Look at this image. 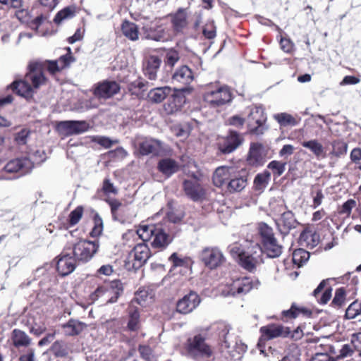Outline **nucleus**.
<instances>
[{"instance_id": "1", "label": "nucleus", "mask_w": 361, "mask_h": 361, "mask_svg": "<svg viewBox=\"0 0 361 361\" xmlns=\"http://www.w3.org/2000/svg\"><path fill=\"white\" fill-rule=\"evenodd\" d=\"M39 66L38 63L30 64V71L25 78L12 83V89L16 94L26 99H30L32 98L36 90L45 84L46 78Z\"/></svg>"}, {"instance_id": "2", "label": "nucleus", "mask_w": 361, "mask_h": 361, "mask_svg": "<svg viewBox=\"0 0 361 361\" xmlns=\"http://www.w3.org/2000/svg\"><path fill=\"white\" fill-rule=\"evenodd\" d=\"M184 355L194 361H203L214 355V348L207 342V338L202 334L189 337L183 344Z\"/></svg>"}, {"instance_id": "3", "label": "nucleus", "mask_w": 361, "mask_h": 361, "mask_svg": "<svg viewBox=\"0 0 361 361\" xmlns=\"http://www.w3.org/2000/svg\"><path fill=\"white\" fill-rule=\"evenodd\" d=\"M257 249V245L245 249L241 244L235 243L230 246V254L242 268L252 272L256 269L260 257Z\"/></svg>"}, {"instance_id": "4", "label": "nucleus", "mask_w": 361, "mask_h": 361, "mask_svg": "<svg viewBox=\"0 0 361 361\" xmlns=\"http://www.w3.org/2000/svg\"><path fill=\"white\" fill-rule=\"evenodd\" d=\"M202 99L210 108H219L230 103L233 94L227 85L210 83L206 86Z\"/></svg>"}, {"instance_id": "5", "label": "nucleus", "mask_w": 361, "mask_h": 361, "mask_svg": "<svg viewBox=\"0 0 361 361\" xmlns=\"http://www.w3.org/2000/svg\"><path fill=\"white\" fill-rule=\"evenodd\" d=\"M163 102V111L173 114L180 109L185 102V97L178 90L169 87H159V103Z\"/></svg>"}, {"instance_id": "6", "label": "nucleus", "mask_w": 361, "mask_h": 361, "mask_svg": "<svg viewBox=\"0 0 361 361\" xmlns=\"http://www.w3.org/2000/svg\"><path fill=\"white\" fill-rule=\"evenodd\" d=\"M123 290V285L120 281H112L98 286L90 295V299L92 302L102 299L104 303H114L117 301Z\"/></svg>"}, {"instance_id": "7", "label": "nucleus", "mask_w": 361, "mask_h": 361, "mask_svg": "<svg viewBox=\"0 0 361 361\" xmlns=\"http://www.w3.org/2000/svg\"><path fill=\"white\" fill-rule=\"evenodd\" d=\"M99 247L97 240H80L73 245L72 252L76 260L87 262L95 255Z\"/></svg>"}, {"instance_id": "8", "label": "nucleus", "mask_w": 361, "mask_h": 361, "mask_svg": "<svg viewBox=\"0 0 361 361\" xmlns=\"http://www.w3.org/2000/svg\"><path fill=\"white\" fill-rule=\"evenodd\" d=\"M266 121L267 116L262 106H252L247 116V125L249 133L257 135L263 134V126Z\"/></svg>"}, {"instance_id": "9", "label": "nucleus", "mask_w": 361, "mask_h": 361, "mask_svg": "<svg viewBox=\"0 0 361 361\" xmlns=\"http://www.w3.org/2000/svg\"><path fill=\"white\" fill-rule=\"evenodd\" d=\"M200 259L206 267L214 269L221 266L226 259L218 247H206L201 251Z\"/></svg>"}, {"instance_id": "10", "label": "nucleus", "mask_w": 361, "mask_h": 361, "mask_svg": "<svg viewBox=\"0 0 361 361\" xmlns=\"http://www.w3.org/2000/svg\"><path fill=\"white\" fill-rule=\"evenodd\" d=\"M183 189L185 195L194 202L202 201L207 197L205 188L195 174H192V179L183 181Z\"/></svg>"}, {"instance_id": "11", "label": "nucleus", "mask_w": 361, "mask_h": 361, "mask_svg": "<svg viewBox=\"0 0 361 361\" xmlns=\"http://www.w3.org/2000/svg\"><path fill=\"white\" fill-rule=\"evenodd\" d=\"M243 141L244 138L240 133L229 130L227 135L218 143L219 149L224 154H230L239 147Z\"/></svg>"}, {"instance_id": "12", "label": "nucleus", "mask_w": 361, "mask_h": 361, "mask_svg": "<svg viewBox=\"0 0 361 361\" xmlns=\"http://www.w3.org/2000/svg\"><path fill=\"white\" fill-rule=\"evenodd\" d=\"M89 127V124L85 121H60L56 125L59 133L65 136L85 133Z\"/></svg>"}, {"instance_id": "13", "label": "nucleus", "mask_w": 361, "mask_h": 361, "mask_svg": "<svg viewBox=\"0 0 361 361\" xmlns=\"http://www.w3.org/2000/svg\"><path fill=\"white\" fill-rule=\"evenodd\" d=\"M248 172L245 169L235 168L230 178L226 190L230 193L241 192L247 185Z\"/></svg>"}, {"instance_id": "14", "label": "nucleus", "mask_w": 361, "mask_h": 361, "mask_svg": "<svg viewBox=\"0 0 361 361\" xmlns=\"http://www.w3.org/2000/svg\"><path fill=\"white\" fill-rule=\"evenodd\" d=\"M261 336L259 342L267 340H271L279 336L288 337L290 334L289 327H284L281 325L275 324H270L267 326H263L259 329Z\"/></svg>"}, {"instance_id": "15", "label": "nucleus", "mask_w": 361, "mask_h": 361, "mask_svg": "<svg viewBox=\"0 0 361 361\" xmlns=\"http://www.w3.org/2000/svg\"><path fill=\"white\" fill-rule=\"evenodd\" d=\"M34 165L28 158L16 159L9 161L4 167V172L8 173H20V175L29 173Z\"/></svg>"}, {"instance_id": "16", "label": "nucleus", "mask_w": 361, "mask_h": 361, "mask_svg": "<svg viewBox=\"0 0 361 361\" xmlns=\"http://www.w3.org/2000/svg\"><path fill=\"white\" fill-rule=\"evenodd\" d=\"M200 302V296L194 291L180 299L176 304L177 312L186 314L191 312Z\"/></svg>"}, {"instance_id": "17", "label": "nucleus", "mask_w": 361, "mask_h": 361, "mask_svg": "<svg viewBox=\"0 0 361 361\" xmlns=\"http://www.w3.org/2000/svg\"><path fill=\"white\" fill-rule=\"evenodd\" d=\"M254 287V281L250 277L244 276L233 281L229 293L233 296L245 295Z\"/></svg>"}, {"instance_id": "18", "label": "nucleus", "mask_w": 361, "mask_h": 361, "mask_svg": "<svg viewBox=\"0 0 361 361\" xmlns=\"http://www.w3.org/2000/svg\"><path fill=\"white\" fill-rule=\"evenodd\" d=\"M320 242L319 233L310 226H307L302 231L298 239L300 245L312 249Z\"/></svg>"}, {"instance_id": "19", "label": "nucleus", "mask_w": 361, "mask_h": 361, "mask_svg": "<svg viewBox=\"0 0 361 361\" xmlns=\"http://www.w3.org/2000/svg\"><path fill=\"white\" fill-rule=\"evenodd\" d=\"M278 207H279V212L282 213L280 222L277 223V225L280 228L281 233H288L291 229L295 228L298 222L295 219L294 214L291 211H283L286 206L280 204Z\"/></svg>"}, {"instance_id": "20", "label": "nucleus", "mask_w": 361, "mask_h": 361, "mask_svg": "<svg viewBox=\"0 0 361 361\" xmlns=\"http://www.w3.org/2000/svg\"><path fill=\"white\" fill-rule=\"evenodd\" d=\"M68 51L71 52V48L68 47ZM73 61V58L71 54L68 53L61 56L58 60L46 61L44 66L47 68L50 74L54 75L68 66Z\"/></svg>"}, {"instance_id": "21", "label": "nucleus", "mask_w": 361, "mask_h": 361, "mask_svg": "<svg viewBox=\"0 0 361 361\" xmlns=\"http://www.w3.org/2000/svg\"><path fill=\"white\" fill-rule=\"evenodd\" d=\"M75 262L76 259L74 257H71L70 253H62L59 257L56 264V269L59 274L65 276L72 273L75 269Z\"/></svg>"}, {"instance_id": "22", "label": "nucleus", "mask_w": 361, "mask_h": 361, "mask_svg": "<svg viewBox=\"0 0 361 361\" xmlns=\"http://www.w3.org/2000/svg\"><path fill=\"white\" fill-rule=\"evenodd\" d=\"M257 245L259 253L262 252L270 258L279 257L283 251V246L279 243L276 238L266 241L260 245Z\"/></svg>"}, {"instance_id": "23", "label": "nucleus", "mask_w": 361, "mask_h": 361, "mask_svg": "<svg viewBox=\"0 0 361 361\" xmlns=\"http://www.w3.org/2000/svg\"><path fill=\"white\" fill-rule=\"evenodd\" d=\"M235 167L233 166H220L214 172L212 181L214 185L217 188H222L228 184L231 176Z\"/></svg>"}, {"instance_id": "24", "label": "nucleus", "mask_w": 361, "mask_h": 361, "mask_svg": "<svg viewBox=\"0 0 361 361\" xmlns=\"http://www.w3.org/2000/svg\"><path fill=\"white\" fill-rule=\"evenodd\" d=\"M120 90L118 84L114 81H104L97 85L94 94L99 98L107 99L116 94Z\"/></svg>"}, {"instance_id": "25", "label": "nucleus", "mask_w": 361, "mask_h": 361, "mask_svg": "<svg viewBox=\"0 0 361 361\" xmlns=\"http://www.w3.org/2000/svg\"><path fill=\"white\" fill-rule=\"evenodd\" d=\"M130 257H133V267L137 269L144 264L149 257V249L144 243L138 244L130 252Z\"/></svg>"}, {"instance_id": "26", "label": "nucleus", "mask_w": 361, "mask_h": 361, "mask_svg": "<svg viewBox=\"0 0 361 361\" xmlns=\"http://www.w3.org/2000/svg\"><path fill=\"white\" fill-rule=\"evenodd\" d=\"M329 279L322 280L318 286L312 292V295L317 300L321 305L326 304L331 298L332 288L329 286Z\"/></svg>"}, {"instance_id": "27", "label": "nucleus", "mask_w": 361, "mask_h": 361, "mask_svg": "<svg viewBox=\"0 0 361 361\" xmlns=\"http://www.w3.org/2000/svg\"><path fill=\"white\" fill-rule=\"evenodd\" d=\"M155 302V292L152 289L147 288L140 290L135 293V298L131 302L137 303L142 307H149L154 304Z\"/></svg>"}, {"instance_id": "28", "label": "nucleus", "mask_w": 361, "mask_h": 361, "mask_svg": "<svg viewBox=\"0 0 361 361\" xmlns=\"http://www.w3.org/2000/svg\"><path fill=\"white\" fill-rule=\"evenodd\" d=\"M312 314V312L310 309L304 307H298L295 303H293L289 310L281 312L280 319L286 322L289 320L295 319L300 314L310 317Z\"/></svg>"}, {"instance_id": "29", "label": "nucleus", "mask_w": 361, "mask_h": 361, "mask_svg": "<svg viewBox=\"0 0 361 361\" xmlns=\"http://www.w3.org/2000/svg\"><path fill=\"white\" fill-rule=\"evenodd\" d=\"M262 146L259 143L251 145L247 158V162L252 166H262L264 163V159L262 152Z\"/></svg>"}, {"instance_id": "30", "label": "nucleus", "mask_w": 361, "mask_h": 361, "mask_svg": "<svg viewBox=\"0 0 361 361\" xmlns=\"http://www.w3.org/2000/svg\"><path fill=\"white\" fill-rule=\"evenodd\" d=\"M136 233L143 241H148L154 237L152 245L154 247H158V232L154 225H141L137 229Z\"/></svg>"}, {"instance_id": "31", "label": "nucleus", "mask_w": 361, "mask_h": 361, "mask_svg": "<svg viewBox=\"0 0 361 361\" xmlns=\"http://www.w3.org/2000/svg\"><path fill=\"white\" fill-rule=\"evenodd\" d=\"M171 18L173 31L176 33L183 32L188 25L185 10L182 8H178L174 14L171 15Z\"/></svg>"}, {"instance_id": "32", "label": "nucleus", "mask_w": 361, "mask_h": 361, "mask_svg": "<svg viewBox=\"0 0 361 361\" xmlns=\"http://www.w3.org/2000/svg\"><path fill=\"white\" fill-rule=\"evenodd\" d=\"M173 80L183 85L190 84L194 80L192 70L187 66H182L173 73Z\"/></svg>"}, {"instance_id": "33", "label": "nucleus", "mask_w": 361, "mask_h": 361, "mask_svg": "<svg viewBox=\"0 0 361 361\" xmlns=\"http://www.w3.org/2000/svg\"><path fill=\"white\" fill-rule=\"evenodd\" d=\"M194 120L170 125L171 133L176 137H188L193 129Z\"/></svg>"}, {"instance_id": "34", "label": "nucleus", "mask_w": 361, "mask_h": 361, "mask_svg": "<svg viewBox=\"0 0 361 361\" xmlns=\"http://www.w3.org/2000/svg\"><path fill=\"white\" fill-rule=\"evenodd\" d=\"M178 163L170 158L159 160V172H161L166 178L170 177L179 171Z\"/></svg>"}, {"instance_id": "35", "label": "nucleus", "mask_w": 361, "mask_h": 361, "mask_svg": "<svg viewBox=\"0 0 361 361\" xmlns=\"http://www.w3.org/2000/svg\"><path fill=\"white\" fill-rule=\"evenodd\" d=\"M301 145L303 147L310 149L317 159H324L326 157L324 147L317 140L303 141Z\"/></svg>"}, {"instance_id": "36", "label": "nucleus", "mask_w": 361, "mask_h": 361, "mask_svg": "<svg viewBox=\"0 0 361 361\" xmlns=\"http://www.w3.org/2000/svg\"><path fill=\"white\" fill-rule=\"evenodd\" d=\"M123 35L131 41H137L139 39V30L136 24L129 20H123L121 24Z\"/></svg>"}, {"instance_id": "37", "label": "nucleus", "mask_w": 361, "mask_h": 361, "mask_svg": "<svg viewBox=\"0 0 361 361\" xmlns=\"http://www.w3.org/2000/svg\"><path fill=\"white\" fill-rule=\"evenodd\" d=\"M11 341L16 348L27 347L31 343V338L22 330L15 329L11 333Z\"/></svg>"}, {"instance_id": "38", "label": "nucleus", "mask_w": 361, "mask_h": 361, "mask_svg": "<svg viewBox=\"0 0 361 361\" xmlns=\"http://www.w3.org/2000/svg\"><path fill=\"white\" fill-rule=\"evenodd\" d=\"M86 324L78 320L71 319L66 324L62 326L63 333L66 336H75L81 333Z\"/></svg>"}, {"instance_id": "39", "label": "nucleus", "mask_w": 361, "mask_h": 361, "mask_svg": "<svg viewBox=\"0 0 361 361\" xmlns=\"http://www.w3.org/2000/svg\"><path fill=\"white\" fill-rule=\"evenodd\" d=\"M257 231L259 236L260 244L276 238L272 227L265 222H259L257 224Z\"/></svg>"}, {"instance_id": "40", "label": "nucleus", "mask_w": 361, "mask_h": 361, "mask_svg": "<svg viewBox=\"0 0 361 361\" xmlns=\"http://www.w3.org/2000/svg\"><path fill=\"white\" fill-rule=\"evenodd\" d=\"M271 179V173L269 171H264L257 174L253 181V188L255 191L262 192L267 186Z\"/></svg>"}, {"instance_id": "41", "label": "nucleus", "mask_w": 361, "mask_h": 361, "mask_svg": "<svg viewBox=\"0 0 361 361\" xmlns=\"http://www.w3.org/2000/svg\"><path fill=\"white\" fill-rule=\"evenodd\" d=\"M172 263V267H182L186 269H191L193 261L190 257H184L180 258L176 252H173L169 258Z\"/></svg>"}, {"instance_id": "42", "label": "nucleus", "mask_w": 361, "mask_h": 361, "mask_svg": "<svg viewBox=\"0 0 361 361\" xmlns=\"http://www.w3.org/2000/svg\"><path fill=\"white\" fill-rule=\"evenodd\" d=\"M347 293L345 287H340L335 291L334 297L331 302V306L334 308H341L346 301Z\"/></svg>"}, {"instance_id": "43", "label": "nucleus", "mask_w": 361, "mask_h": 361, "mask_svg": "<svg viewBox=\"0 0 361 361\" xmlns=\"http://www.w3.org/2000/svg\"><path fill=\"white\" fill-rule=\"evenodd\" d=\"M140 326V314L137 309L130 304L129 309V321L128 323V328L130 331H135Z\"/></svg>"}, {"instance_id": "44", "label": "nucleus", "mask_w": 361, "mask_h": 361, "mask_svg": "<svg viewBox=\"0 0 361 361\" xmlns=\"http://www.w3.org/2000/svg\"><path fill=\"white\" fill-rule=\"evenodd\" d=\"M161 54L164 56V63L170 68H172L180 59L179 53L173 49L163 50Z\"/></svg>"}, {"instance_id": "45", "label": "nucleus", "mask_w": 361, "mask_h": 361, "mask_svg": "<svg viewBox=\"0 0 361 361\" xmlns=\"http://www.w3.org/2000/svg\"><path fill=\"white\" fill-rule=\"evenodd\" d=\"M158 71V59L156 56H152L147 61L145 68V75L150 80H156Z\"/></svg>"}, {"instance_id": "46", "label": "nucleus", "mask_w": 361, "mask_h": 361, "mask_svg": "<svg viewBox=\"0 0 361 361\" xmlns=\"http://www.w3.org/2000/svg\"><path fill=\"white\" fill-rule=\"evenodd\" d=\"M158 22L157 20L147 23L143 26L145 37L148 39L158 41Z\"/></svg>"}, {"instance_id": "47", "label": "nucleus", "mask_w": 361, "mask_h": 361, "mask_svg": "<svg viewBox=\"0 0 361 361\" xmlns=\"http://www.w3.org/2000/svg\"><path fill=\"white\" fill-rule=\"evenodd\" d=\"M275 120L281 126H295L298 121L292 115L287 113H280L274 115Z\"/></svg>"}, {"instance_id": "48", "label": "nucleus", "mask_w": 361, "mask_h": 361, "mask_svg": "<svg viewBox=\"0 0 361 361\" xmlns=\"http://www.w3.org/2000/svg\"><path fill=\"white\" fill-rule=\"evenodd\" d=\"M75 13V8L68 6L59 11L54 17V21L56 24H60L62 21L72 18Z\"/></svg>"}, {"instance_id": "49", "label": "nucleus", "mask_w": 361, "mask_h": 361, "mask_svg": "<svg viewBox=\"0 0 361 361\" xmlns=\"http://www.w3.org/2000/svg\"><path fill=\"white\" fill-rule=\"evenodd\" d=\"M361 316V301H353L346 309L345 317L347 319H353Z\"/></svg>"}, {"instance_id": "50", "label": "nucleus", "mask_w": 361, "mask_h": 361, "mask_svg": "<svg viewBox=\"0 0 361 361\" xmlns=\"http://www.w3.org/2000/svg\"><path fill=\"white\" fill-rule=\"evenodd\" d=\"M139 145L140 153L142 155H147L154 151L158 145V142L155 140L146 138Z\"/></svg>"}, {"instance_id": "51", "label": "nucleus", "mask_w": 361, "mask_h": 361, "mask_svg": "<svg viewBox=\"0 0 361 361\" xmlns=\"http://www.w3.org/2000/svg\"><path fill=\"white\" fill-rule=\"evenodd\" d=\"M310 254L307 251L302 248L296 249L293 252V262L300 267L309 259Z\"/></svg>"}, {"instance_id": "52", "label": "nucleus", "mask_w": 361, "mask_h": 361, "mask_svg": "<svg viewBox=\"0 0 361 361\" xmlns=\"http://www.w3.org/2000/svg\"><path fill=\"white\" fill-rule=\"evenodd\" d=\"M286 162L273 160L269 163L267 168L272 171L274 176H281L286 170Z\"/></svg>"}, {"instance_id": "53", "label": "nucleus", "mask_w": 361, "mask_h": 361, "mask_svg": "<svg viewBox=\"0 0 361 361\" xmlns=\"http://www.w3.org/2000/svg\"><path fill=\"white\" fill-rule=\"evenodd\" d=\"M106 202L111 207L113 219L116 221L119 220L121 217L120 212H121L124 207L122 203L116 199H109L107 200Z\"/></svg>"}, {"instance_id": "54", "label": "nucleus", "mask_w": 361, "mask_h": 361, "mask_svg": "<svg viewBox=\"0 0 361 361\" xmlns=\"http://www.w3.org/2000/svg\"><path fill=\"white\" fill-rule=\"evenodd\" d=\"M51 350L54 355L56 357H63L68 354V349L66 343L59 341L54 343Z\"/></svg>"}, {"instance_id": "55", "label": "nucleus", "mask_w": 361, "mask_h": 361, "mask_svg": "<svg viewBox=\"0 0 361 361\" xmlns=\"http://www.w3.org/2000/svg\"><path fill=\"white\" fill-rule=\"evenodd\" d=\"M279 45L281 50L287 54H293L295 50V44L293 41L287 37L280 35Z\"/></svg>"}, {"instance_id": "56", "label": "nucleus", "mask_w": 361, "mask_h": 361, "mask_svg": "<svg viewBox=\"0 0 361 361\" xmlns=\"http://www.w3.org/2000/svg\"><path fill=\"white\" fill-rule=\"evenodd\" d=\"M245 123V118L240 115H233L229 117L226 121V125L233 126L239 130L243 128Z\"/></svg>"}, {"instance_id": "57", "label": "nucleus", "mask_w": 361, "mask_h": 361, "mask_svg": "<svg viewBox=\"0 0 361 361\" xmlns=\"http://www.w3.org/2000/svg\"><path fill=\"white\" fill-rule=\"evenodd\" d=\"M332 146L333 152L337 157H340L341 155L345 154L347 152L348 145L343 140L334 141Z\"/></svg>"}, {"instance_id": "58", "label": "nucleus", "mask_w": 361, "mask_h": 361, "mask_svg": "<svg viewBox=\"0 0 361 361\" xmlns=\"http://www.w3.org/2000/svg\"><path fill=\"white\" fill-rule=\"evenodd\" d=\"M83 214V208L80 206L77 207L69 215V224L71 226L77 224L81 219Z\"/></svg>"}, {"instance_id": "59", "label": "nucleus", "mask_w": 361, "mask_h": 361, "mask_svg": "<svg viewBox=\"0 0 361 361\" xmlns=\"http://www.w3.org/2000/svg\"><path fill=\"white\" fill-rule=\"evenodd\" d=\"M356 206V201L353 199L348 200L345 202L338 210L340 214L349 216L351 214L353 208Z\"/></svg>"}, {"instance_id": "60", "label": "nucleus", "mask_w": 361, "mask_h": 361, "mask_svg": "<svg viewBox=\"0 0 361 361\" xmlns=\"http://www.w3.org/2000/svg\"><path fill=\"white\" fill-rule=\"evenodd\" d=\"M311 194L313 197V202L311 207L314 209H316L322 204L324 196L321 189H317L315 191H312Z\"/></svg>"}, {"instance_id": "61", "label": "nucleus", "mask_w": 361, "mask_h": 361, "mask_svg": "<svg viewBox=\"0 0 361 361\" xmlns=\"http://www.w3.org/2000/svg\"><path fill=\"white\" fill-rule=\"evenodd\" d=\"M93 141L98 143L105 148H109L113 144L116 143L117 140H112L107 137L96 136L93 138Z\"/></svg>"}, {"instance_id": "62", "label": "nucleus", "mask_w": 361, "mask_h": 361, "mask_svg": "<svg viewBox=\"0 0 361 361\" xmlns=\"http://www.w3.org/2000/svg\"><path fill=\"white\" fill-rule=\"evenodd\" d=\"M203 35L209 39H214L216 37V27L214 24H206L202 30Z\"/></svg>"}, {"instance_id": "63", "label": "nucleus", "mask_w": 361, "mask_h": 361, "mask_svg": "<svg viewBox=\"0 0 361 361\" xmlns=\"http://www.w3.org/2000/svg\"><path fill=\"white\" fill-rule=\"evenodd\" d=\"M350 343L355 351H361V332L354 333L351 335Z\"/></svg>"}, {"instance_id": "64", "label": "nucleus", "mask_w": 361, "mask_h": 361, "mask_svg": "<svg viewBox=\"0 0 361 361\" xmlns=\"http://www.w3.org/2000/svg\"><path fill=\"white\" fill-rule=\"evenodd\" d=\"M139 351L142 357L146 361H156L155 357L152 354V350L150 348L147 346H141L139 349Z\"/></svg>"}]
</instances>
